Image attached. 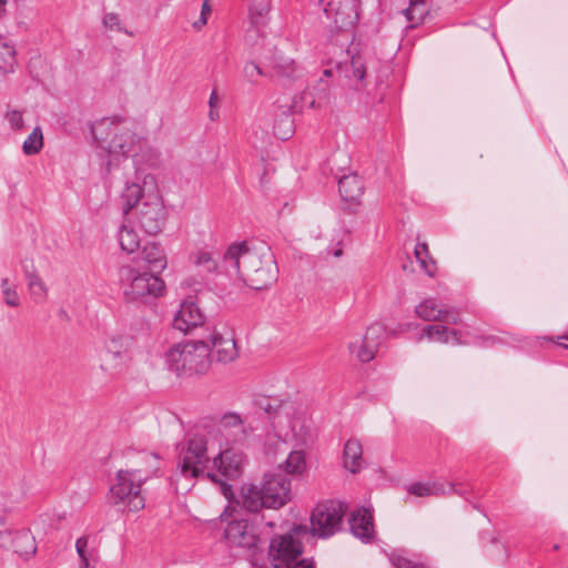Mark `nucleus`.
<instances>
[{"label":"nucleus","instance_id":"f257e3e1","mask_svg":"<svg viewBox=\"0 0 568 568\" xmlns=\"http://www.w3.org/2000/svg\"><path fill=\"white\" fill-rule=\"evenodd\" d=\"M224 262L253 290H264L277 280V265L271 248L265 244L248 247L233 244L224 254Z\"/></svg>","mask_w":568,"mask_h":568},{"label":"nucleus","instance_id":"f03ea898","mask_svg":"<svg viewBox=\"0 0 568 568\" xmlns=\"http://www.w3.org/2000/svg\"><path fill=\"white\" fill-rule=\"evenodd\" d=\"M142 464L116 471V483L110 488V501L129 511H139L145 507L142 485L159 467L158 456L150 453L140 455Z\"/></svg>","mask_w":568,"mask_h":568},{"label":"nucleus","instance_id":"7ed1b4c3","mask_svg":"<svg viewBox=\"0 0 568 568\" xmlns=\"http://www.w3.org/2000/svg\"><path fill=\"white\" fill-rule=\"evenodd\" d=\"M91 133L97 146L109 154V170L118 161L128 156H138L140 138L125 125L120 118H104L91 125Z\"/></svg>","mask_w":568,"mask_h":568},{"label":"nucleus","instance_id":"20e7f679","mask_svg":"<svg viewBox=\"0 0 568 568\" xmlns=\"http://www.w3.org/2000/svg\"><path fill=\"white\" fill-rule=\"evenodd\" d=\"M291 498V480L283 474L267 473L260 485L244 484L241 488L242 506L255 514L262 508H280Z\"/></svg>","mask_w":568,"mask_h":568},{"label":"nucleus","instance_id":"39448f33","mask_svg":"<svg viewBox=\"0 0 568 568\" xmlns=\"http://www.w3.org/2000/svg\"><path fill=\"white\" fill-rule=\"evenodd\" d=\"M225 523L224 538L229 547L255 555L261 544V520L257 516H244L234 507H226L220 516Z\"/></svg>","mask_w":568,"mask_h":568},{"label":"nucleus","instance_id":"423d86ee","mask_svg":"<svg viewBox=\"0 0 568 568\" xmlns=\"http://www.w3.org/2000/svg\"><path fill=\"white\" fill-rule=\"evenodd\" d=\"M166 363L179 376L203 374L211 365L210 344L203 338L180 343L169 349Z\"/></svg>","mask_w":568,"mask_h":568},{"label":"nucleus","instance_id":"0eeeda50","mask_svg":"<svg viewBox=\"0 0 568 568\" xmlns=\"http://www.w3.org/2000/svg\"><path fill=\"white\" fill-rule=\"evenodd\" d=\"M302 530V526H294L290 531L271 538L267 559L273 568H315L312 559L302 557L304 547L296 537Z\"/></svg>","mask_w":568,"mask_h":568},{"label":"nucleus","instance_id":"6e6552de","mask_svg":"<svg viewBox=\"0 0 568 568\" xmlns=\"http://www.w3.org/2000/svg\"><path fill=\"white\" fill-rule=\"evenodd\" d=\"M213 445L205 434L195 433L185 443L180 454V474L184 478H196L206 476L211 469L212 459L209 452Z\"/></svg>","mask_w":568,"mask_h":568},{"label":"nucleus","instance_id":"1a4fd4ad","mask_svg":"<svg viewBox=\"0 0 568 568\" xmlns=\"http://www.w3.org/2000/svg\"><path fill=\"white\" fill-rule=\"evenodd\" d=\"M119 278L123 287V294L128 302L142 301L145 297L161 296L165 284L158 274L152 272H140L136 268L125 265L120 268Z\"/></svg>","mask_w":568,"mask_h":568},{"label":"nucleus","instance_id":"9d476101","mask_svg":"<svg viewBox=\"0 0 568 568\" xmlns=\"http://www.w3.org/2000/svg\"><path fill=\"white\" fill-rule=\"evenodd\" d=\"M244 455L234 449L220 450L212 458L211 469L206 473V477L220 487L225 498L233 497L232 485L227 481L236 480L243 471Z\"/></svg>","mask_w":568,"mask_h":568},{"label":"nucleus","instance_id":"9b49d317","mask_svg":"<svg viewBox=\"0 0 568 568\" xmlns=\"http://www.w3.org/2000/svg\"><path fill=\"white\" fill-rule=\"evenodd\" d=\"M347 507L339 500L320 503L311 516L312 534L322 538L334 535L341 527Z\"/></svg>","mask_w":568,"mask_h":568},{"label":"nucleus","instance_id":"f8f14e48","mask_svg":"<svg viewBox=\"0 0 568 568\" xmlns=\"http://www.w3.org/2000/svg\"><path fill=\"white\" fill-rule=\"evenodd\" d=\"M125 221H134L146 234L155 235L162 231L166 221L164 204L156 196L144 199Z\"/></svg>","mask_w":568,"mask_h":568},{"label":"nucleus","instance_id":"ddd939ff","mask_svg":"<svg viewBox=\"0 0 568 568\" xmlns=\"http://www.w3.org/2000/svg\"><path fill=\"white\" fill-rule=\"evenodd\" d=\"M359 7V0H329L323 11L327 19L333 20L336 30L348 31L357 24Z\"/></svg>","mask_w":568,"mask_h":568},{"label":"nucleus","instance_id":"4468645a","mask_svg":"<svg viewBox=\"0 0 568 568\" xmlns=\"http://www.w3.org/2000/svg\"><path fill=\"white\" fill-rule=\"evenodd\" d=\"M254 428L236 413L224 414L217 424V432L226 444L244 445Z\"/></svg>","mask_w":568,"mask_h":568},{"label":"nucleus","instance_id":"2eb2a0df","mask_svg":"<svg viewBox=\"0 0 568 568\" xmlns=\"http://www.w3.org/2000/svg\"><path fill=\"white\" fill-rule=\"evenodd\" d=\"M0 547L12 549L26 560L37 554L36 538L29 529L0 530Z\"/></svg>","mask_w":568,"mask_h":568},{"label":"nucleus","instance_id":"dca6fc26","mask_svg":"<svg viewBox=\"0 0 568 568\" xmlns=\"http://www.w3.org/2000/svg\"><path fill=\"white\" fill-rule=\"evenodd\" d=\"M416 315L425 322H444L457 325L462 322L455 307L442 306L435 298H425L415 307Z\"/></svg>","mask_w":568,"mask_h":568},{"label":"nucleus","instance_id":"f3484780","mask_svg":"<svg viewBox=\"0 0 568 568\" xmlns=\"http://www.w3.org/2000/svg\"><path fill=\"white\" fill-rule=\"evenodd\" d=\"M205 316L194 302H183L173 320V327L184 334L204 329Z\"/></svg>","mask_w":568,"mask_h":568},{"label":"nucleus","instance_id":"a211bd4d","mask_svg":"<svg viewBox=\"0 0 568 568\" xmlns=\"http://www.w3.org/2000/svg\"><path fill=\"white\" fill-rule=\"evenodd\" d=\"M126 347V337L116 336L110 338L105 345V354L102 357L101 369L111 376L118 375L122 371Z\"/></svg>","mask_w":568,"mask_h":568},{"label":"nucleus","instance_id":"6ab92c4d","mask_svg":"<svg viewBox=\"0 0 568 568\" xmlns=\"http://www.w3.org/2000/svg\"><path fill=\"white\" fill-rule=\"evenodd\" d=\"M206 342L210 344L211 351L214 352L216 359L221 363H230L239 355L236 343L232 334L224 336L215 332L210 333L209 341Z\"/></svg>","mask_w":568,"mask_h":568},{"label":"nucleus","instance_id":"aec40b11","mask_svg":"<svg viewBox=\"0 0 568 568\" xmlns=\"http://www.w3.org/2000/svg\"><path fill=\"white\" fill-rule=\"evenodd\" d=\"M352 534L364 542H368L374 536L373 516L366 508L352 513L349 518Z\"/></svg>","mask_w":568,"mask_h":568},{"label":"nucleus","instance_id":"412c9836","mask_svg":"<svg viewBox=\"0 0 568 568\" xmlns=\"http://www.w3.org/2000/svg\"><path fill=\"white\" fill-rule=\"evenodd\" d=\"M337 70L348 80L351 87L357 90L363 87L366 68L361 55H352L349 60L338 62Z\"/></svg>","mask_w":568,"mask_h":568},{"label":"nucleus","instance_id":"4be33fe9","mask_svg":"<svg viewBox=\"0 0 568 568\" xmlns=\"http://www.w3.org/2000/svg\"><path fill=\"white\" fill-rule=\"evenodd\" d=\"M22 267L26 275L28 288L33 301L37 303L44 302L47 298L48 288L41 280V277L39 276L33 263H28L27 261H24L22 263Z\"/></svg>","mask_w":568,"mask_h":568},{"label":"nucleus","instance_id":"5701e85b","mask_svg":"<svg viewBox=\"0 0 568 568\" xmlns=\"http://www.w3.org/2000/svg\"><path fill=\"white\" fill-rule=\"evenodd\" d=\"M338 191L344 201L357 203L363 195L364 185L357 174L351 173L338 180Z\"/></svg>","mask_w":568,"mask_h":568},{"label":"nucleus","instance_id":"b1692460","mask_svg":"<svg viewBox=\"0 0 568 568\" xmlns=\"http://www.w3.org/2000/svg\"><path fill=\"white\" fill-rule=\"evenodd\" d=\"M141 258L148 264L152 273L159 274L166 267V256L161 245L146 243L141 252Z\"/></svg>","mask_w":568,"mask_h":568},{"label":"nucleus","instance_id":"393cba45","mask_svg":"<svg viewBox=\"0 0 568 568\" xmlns=\"http://www.w3.org/2000/svg\"><path fill=\"white\" fill-rule=\"evenodd\" d=\"M150 196L151 195L145 196L143 194V190L140 184H126L121 194V206L125 219L136 210L138 205L141 204L144 199H149Z\"/></svg>","mask_w":568,"mask_h":568},{"label":"nucleus","instance_id":"a878e982","mask_svg":"<svg viewBox=\"0 0 568 568\" xmlns=\"http://www.w3.org/2000/svg\"><path fill=\"white\" fill-rule=\"evenodd\" d=\"M344 467L353 474L358 473L363 465V446L358 439L351 438L344 445Z\"/></svg>","mask_w":568,"mask_h":568},{"label":"nucleus","instance_id":"bb28decb","mask_svg":"<svg viewBox=\"0 0 568 568\" xmlns=\"http://www.w3.org/2000/svg\"><path fill=\"white\" fill-rule=\"evenodd\" d=\"M254 405L266 413L267 415L276 418L282 413L286 416L290 414L291 405L288 402H285L278 397L258 395L254 399Z\"/></svg>","mask_w":568,"mask_h":568},{"label":"nucleus","instance_id":"cd10ccee","mask_svg":"<svg viewBox=\"0 0 568 568\" xmlns=\"http://www.w3.org/2000/svg\"><path fill=\"white\" fill-rule=\"evenodd\" d=\"M272 68L276 77L283 79H294L296 67L293 59L275 53L272 58Z\"/></svg>","mask_w":568,"mask_h":568},{"label":"nucleus","instance_id":"c85d7f7f","mask_svg":"<svg viewBox=\"0 0 568 568\" xmlns=\"http://www.w3.org/2000/svg\"><path fill=\"white\" fill-rule=\"evenodd\" d=\"M271 9L268 0H253L248 7L250 20L255 28L267 23V14Z\"/></svg>","mask_w":568,"mask_h":568},{"label":"nucleus","instance_id":"c756f323","mask_svg":"<svg viewBox=\"0 0 568 568\" xmlns=\"http://www.w3.org/2000/svg\"><path fill=\"white\" fill-rule=\"evenodd\" d=\"M348 348L349 352L355 354L356 357L363 363H368L374 359L378 351V346L376 344L368 342L364 337L359 341L349 343Z\"/></svg>","mask_w":568,"mask_h":568},{"label":"nucleus","instance_id":"7c9ffc66","mask_svg":"<svg viewBox=\"0 0 568 568\" xmlns=\"http://www.w3.org/2000/svg\"><path fill=\"white\" fill-rule=\"evenodd\" d=\"M307 465L303 450H293L284 462V470L292 476H301L306 471Z\"/></svg>","mask_w":568,"mask_h":568},{"label":"nucleus","instance_id":"2f4dec72","mask_svg":"<svg viewBox=\"0 0 568 568\" xmlns=\"http://www.w3.org/2000/svg\"><path fill=\"white\" fill-rule=\"evenodd\" d=\"M191 260L202 275L210 274L217 268L216 258L212 253L197 251L191 255Z\"/></svg>","mask_w":568,"mask_h":568},{"label":"nucleus","instance_id":"473e14b6","mask_svg":"<svg viewBox=\"0 0 568 568\" xmlns=\"http://www.w3.org/2000/svg\"><path fill=\"white\" fill-rule=\"evenodd\" d=\"M403 12L410 23L409 27L414 28L424 21L428 10L426 9L425 0H410L409 7Z\"/></svg>","mask_w":568,"mask_h":568},{"label":"nucleus","instance_id":"72a5a7b5","mask_svg":"<svg viewBox=\"0 0 568 568\" xmlns=\"http://www.w3.org/2000/svg\"><path fill=\"white\" fill-rule=\"evenodd\" d=\"M118 236L121 248L126 253H133L140 245L138 233L125 224L120 227Z\"/></svg>","mask_w":568,"mask_h":568},{"label":"nucleus","instance_id":"f704fd0d","mask_svg":"<svg viewBox=\"0 0 568 568\" xmlns=\"http://www.w3.org/2000/svg\"><path fill=\"white\" fill-rule=\"evenodd\" d=\"M408 493L417 497L445 495V484L439 483H414L409 485Z\"/></svg>","mask_w":568,"mask_h":568},{"label":"nucleus","instance_id":"c9c22d12","mask_svg":"<svg viewBox=\"0 0 568 568\" xmlns=\"http://www.w3.org/2000/svg\"><path fill=\"white\" fill-rule=\"evenodd\" d=\"M43 148V134L40 126H36L22 144L26 155L38 154Z\"/></svg>","mask_w":568,"mask_h":568},{"label":"nucleus","instance_id":"e433bc0d","mask_svg":"<svg viewBox=\"0 0 568 568\" xmlns=\"http://www.w3.org/2000/svg\"><path fill=\"white\" fill-rule=\"evenodd\" d=\"M422 337H426L429 341L438 342L442 344L449 343L448 327L446 325H427L423 329Z\"/></svg>","mask_w":568,"mask_h":568},{"label":"nucleus","instance_id":"4c0bfd02","mask_svg":"<svg viewBox=\"0 0 568 568\" xmlns=\"http://www.w3.org/2000/svg\"><path fill=\"white\" fill-rule=\"evenodd\" d=\"M415 256L419 262L422 268L429 276H433L436 272V264L434 261H427L428 257V246L426 243L417 244L415 247Z\"/></svg>","mask_w":568,"mask_h":568},{"label":"nucleus","instance_id":"58836bf2","mask_svg":"<svg viewBox=\"0 0 568 568\" xmlns=\"http://www.w3.org/2000/svg\"><path fill=\"white\" fill-rule=\"evenodd\" d=\"M102 24L110 31L123 32L130 37L133 36L132 31L123 28L120 16L115 12L105 13L102 19Z\"/></svg>","mask_w":568,"mask_h":568},{"label":"nucleus","instance_id":"ea45409f","mask_svg":"<svg viewBox=\"0 0 568 568\" xmlns=\"http://www.w3.org/2000/svg\"><path fill=\"white\" fill-rule=\"evenodd\" d=\"M389 560L396 568H432L424 562H415L399 554H392Z\"/></svg>","mask_w":568,"mask_h":568},{"label":"nucleus","instance_id":"a19ab883","mask_svg":"<svg viewBox=\"0 0 568 568\" xmlns=\"http://www.w3.org/2000/svg\"><path fill=\"white\" fill-rule=\"evenodd\" d=\"M317 97L310 101L312 108H321L323 104L328 102V83L324 80H320L317 87Z\"/></svg>","mask_w":568,"mask_h":568},{"label":"nucleus","instance_id":"79ce46f5","mask_svg":"<svg viewBox=\"0 0 568 568\" xmlns=\"http://www.w3.org/2000/svg\"><path fill=\"white\" fill-rule=\"evenodd\" d=\"M384 334V326L382 324L375 323L367 327L366 333L363 337L368 342L376 344L379 347Z\"/></svg>","mask_w":568,"mask_h":568},{"label":"nucleus","instance_id":"37998d69","mask_svg":"<svg viewBox=\"0 0 568 568\" xmlns=\"http://www.w3.org/2000/svg\"><path fill=\"white\" fill-rule=\"evenodd\" d=\"M1 288L6 304L13 307L18 306L20 303L18 293L14 288L10 287L8 278L1 280Z\"/></svg>","mask_w":568,"mask_h":568},{"label":"nucleus","instance_id":"c03bdc74","mask_svg":"<svg viewBox=\"0 0 568 568\" xmlns=\"http://www.w3.org/2000/svg\"><path fill=\"white\" fill-rule=\"evenodd\" d=\"M88 542L89 539L87 536H82L75 541V549L78 556L80 557L81 568L89 567V556H88Z\"/></svg>","mask_w":568,"mask_h":568},{"label":"nucleus","instance_id":"a18cd8bd","mask_svg":"<svg viewBox=\"0 0 568 568\" xmlns=\"http://www.w3.org/2000/svg\"><path fill=\"white\" fill-rule=\"evenodd\" d=\"M243 74L248 82L255 83L264 73L258 64L253 61H248L243 68Z\"/></svg>","mask_w":568,"mask_h":568},{"label":"nucleus","instance_id":"49530a36","mask_svg":"<svg viewBox=\"0 0 568 568\" xmlns=\"http://www.w3.org/2000/svg\"><path fill=\"white\" fill-rule=\"evenodd\" d=\"M150 168H156L161 163V153L155 149H148L140 155Z\"/></svg>","mask_w":568,"mask_h":568},{"label":"nucleus","instance_id":"de8ad7c7","mask_svg":"<svg viewBox=\"0 0 568 568\" xmlns=\"http://www.w3.org/2000/svg\"><path fill=\"white\" fill-rule=\"evenodd\" d=\"M6 119L9 122L12 130L18 131V130L22 129L23 118H22V113L20 111L12 110V111L7 112Z\"/></svg>","mask_w":568,"mask_h":568},{"label":"nucleus","instance_id":"09e8293b","mask_svg":"<svg viewBox=\"0 0 568 568\" xmlns=\"http://www.w3.org/2000/svg\"><path fill=\"white\" fill-rule=\"evenodd\" d=\"M3 55L8 57L6 64L2 67L4 72H12L16 65V51L12 47L3 44Z\"/></svg>","mask_w":568,"mask_h":568},{"label":"nucleus","instance_id":"8fccbe9b","mask_svg":"<svg viewBox=\"0 0 568 568\" xmlns=\"http://www.w3.org/2000/svg\"><path fill=\"white\" fill-rule=\"evenodd\" d=\"M284 122L286 124V129L284 131L277 130L276 126L274 128L275 135L281 140H287L293 132L292 120L288 116H286Z\"/></svg>","mask_w":568,"mask_h":568},{"label":"nucleus","instance_id":"3c124183","mask_svg":"<svg viewBox=\"0 0 568 568\" xmlns=\"http://www.w3.org/2000/svg\"><path fill=\"white\" fill-rule=\"evenodd\" d=\"M445 490H446L445 495L456 494V495L462 496V497H466V495H467V490L466 489L457 488L452 483H448V484L445 485Z\"/></svg>","mask_w":568,"mask_h":568},{"label":"nucleus","instance_id":"603ef678","mask_svg":"<svg viewBox=\"0 0 568 568\" xmlns=\"http://www.w3.org/2000/svg\"><path fill=\"white\" fill-rule=\"evenodd\" d=\"M449 342L456 345H465L466 343L462 339V332L458 329L448 328Z\"/></svg>","mask_w":568,"mask_h":568},{"label":"nucleus","instance_id":"864d4df0","mask_svg":"<svg viewBox=\"0 0 568 568\" xmlns=\"http://www.w3.org/2000/svg\"><path fill=\"white\" fill-rule=\"evenodd\" d=\"M212 13V6L210 3V0H204L201 7V14L202 17H205L209 19V16Z\"/></svg>","mask_w":568,"mask_h":568},{"label":"nucleus","instance_id":"5fc2aeb1","mask_svg":"<svg viewBox=\"0 0 568 568\" xmlns=\"http://www.w3.org/2000/svg\"><path fill=\"white\" fill-rule=\"evenodd\" d=\"M219 103V97L215 90L212 91L209 100L210 109H214Z\"/></svg>","mask_w":568,"mask_h":568},{"label":"nucleus","instance_id":"6e6d98bb","mask_svg":"<svg viewBox=\"0 0 568 568\" xmlns=\"http://www.w3.org/2000/svg\"><path fill=\"white\" fill-rule=\"evenodd\" d=\"M207 23V18L200 16L199 20L193 23L196 30L202 29Z\"/></svg>","mask_w":568,"mask_h":568},{"label":"nucleus","instance_id":"4d7b16f0","mask_svg":"<svg viewBox=\"0 0 568 568\" xmlns=\"http://www.w3.org/2000/svg\"><path fill=\"white\" fill-rule=\"evenodd\" d=\"M8 1L7 0H0V17H2L6 13V7Z\"/></svg>","mask_w":568,"mask_h":568},{"label":"nucleus","instance_id":"13d9d810","mask_svg":"<svg viewBox=\"0 0 568 568\" xmlns=\"http://www.w3.org/2000/svg\"><path fill=\"white\" fill-rule=\"evenodd\" d=\"M332 254L334 257H341L343 255V250L341 247L332 250Z\"/></svg>","mask_w":568,"mask_h":568},{"label":"nucleus","instance_id":"bf43d9fd","mask_svg":"<svg viewBox=\"0 0 568 568\" xmlns=\"http://www.w3.org/2000/svg\"><path fill=\"white\" fill-rule=\"evenodd\" d=\"M558 339H565V341L568 342V333L562 335V336H558ZM558 344L564 346V347H566V348H568V344H564V343H558Z\"/></svg>","mask_w":568,"mask_h":568},{"label":"nucleus","instance_id":"052dcab7","mask_svg":"<svg viewBox=\"0 0 568 568\" xmlns=\"http://www.w3.org/2000/svg\"><path fill=\"white\" fill-rule=\"evenodd\" d=\"M216 115H217V114L214 112V109H210V113H209L210 119H211V120H215V116H216Z\"/></svg>","mask_w":568,"mask_h":568},{"label":"nucleus","instance_id":"680f3d73","mask_svg":"<svg viewBox=\"0 0 568 568\" xmlns=\"http://www.w3.org/2000/svg\"><path fill=\"white\" fill-rule=\"evenodd\" d=\"M323 74H324L325 77H331V75H332V70H331V69H325V70H324V72H323Z\"/></svg>","mask_w":568,"mask_h":568},{"label":"nucleus","instance_id":"e2e57ef3","mask_svg":"<svg viewBox=\"0 0 568 568\" xmlns=\"http://www.w3.org/2000/svg\"><path fill=\"white\" fill-rule=\"evenodd\" d=\"M318 4L323 6L324 4V0H318Z\"/></svg>","mask_w":568,"mask_h":568}]
</instances>
